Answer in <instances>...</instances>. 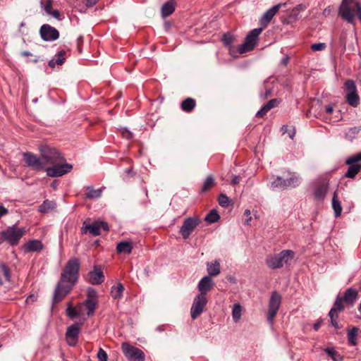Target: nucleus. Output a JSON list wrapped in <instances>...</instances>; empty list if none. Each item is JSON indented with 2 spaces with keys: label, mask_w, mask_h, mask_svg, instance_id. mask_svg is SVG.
Instances as JSON below:
<instances>
[{
  "label": "nucleus",
  "mask_w": 361,
  "mask_h": 361,
  "mask_svg": "<svg viewBox=\"0 0 361 361\" xmlns=\"http://www.w3.org/2000/svg\"><path fill=\"white\" fill-rule=\"evenodd\" d=\"M39 150L44 166H52L45 168L48 176L60 177L71 172L73 169L72 164L65 163L66 159L56 148L44 145L39 147Z\"/></svg>",
  "instance_id": "nucleus-1"
},
{
  "label": "nucleus",
  "mask_w": 361,
  "mask_h": 361,
  "mask_svg": "<svg viewBox=\"0 0 361 361\" xmlns=\"http://www.w3.org/2000/svg\"><path fill=\"white\" fill-rule=\"evenodd\" d=\"M338 15L348 23L355 24V16L361 23V4L357 0H342L338 7Z\"/></svg>",
  "instance_id": "nucleus-2"
},
{
  "label": "nucleus",
  "mask_w": 361,
  "mask_h": 361,
  "mask_svg": "<svg viewBox=\"0 0 361 361\" xmlns=\"http://www.w3.org/2000/svg\"><path fill=\"white\" fill-rule=\"evenodd\" d=\"M79 270V259L75 257L71 258L66 263L61 274L60 279L62 280V282H67V283L75 285L78 279Z\"/></svg>",
  "instance_id": "nucleus-3"
},
{
  "label": "nucleus",
  "mask_w": 361,
  "mask_h": 361,
  "mask_svg": "<svg viewBox=\"0 0 361 361\" xmlns=\"http://www.w3.org/2000/svg\"><path fill=\"white\" fill-rule=\"evenodd\" d=\"M25 233V228H18L16 226H9L0 233V244L7 242L11 246H16Z\"/></svg>",
  "instance_id": "nucleus-4"
},
{
  "label": "nucleus",
  "mask_w": 361,
  "mask_h": 361,
  "mask_svg": "<svg viewBox=\"0 0 361 361\" xmlns=\"http://www.w3.org/2000/svg\"><path fill=\"white\" fill-rule=\"evenodd\" d=\"M295 252L290 250H284L278 255H270L266 258L267 265L272 269L281 268L284 264H288L289 261L293 259Z\"/></svg>",
  "instance_id": "nucleus-5"
},
{
  "label": "nucleus",
  "mask_w": 361,
  "mask_h": 361,
  "mask_svg": "<svg viewBox=\"0 0 361 361\" xmlns=\"http://www.w3.org/2000/svg\"><path fill=\"white\" fill-rule=\"evenodd\" d=\"M98 304V297L97 291L93 288H88L86 300L77 305V308L82 310L83 308L86 310V314L88 317L92 316L97 309Z\"/></svg>",
  "instance_id": "nucleus-6"
},
{
  "label": "nucleus",
  "mask_w": 361,
  "mask_h": 361,
  "mask_svg": "<svg viewBox=\"0 0 361 361\" xmlns=\"http://www.w3.org/2000/svg\"><path fill=\"white\" fill-rule=\"evenodd\" d=\"M262 32V28H255L252 30L246 36L244 43L238 47V52L239 54H244L253 50L257 43L259 36Z\"/></svg>",
  "instance_id": "nucleus-7"
},
{
  "label": "nucleus",
  "mask_w": 361,
  "mask_h": 361,
  "mask_svg": "<svg viewBox=\"0 0 361 361\" xmlns=\"http://www.w3.org/2000/svg\"><path fill=\"white\" fill-rule=\"evenodd\" d=\"M121 350L128 361H145V355L142 350L129 343H121Z\"/></svg>",
  "instance_id": "nucleus-8"
},
{
  "label": "nucleus",
  "mask_w": 361,
  "mask_h": 361,
  "mask_svg": "<svg viewBox=\"0 0 361 361\" xmlns=\"http://www.w3.org/2000/svg\"><path fill=\"white\" fill-rule=\"evenodd\" d=\"M281 304V295L277 291H273L269 300L267 321L272 324Z\"/></svg>",
  "instance_id": "nucleus-9"
},
{
  "label": "nucleus",
  "mask_w": 361,
  "mask_h": 361,
  "mask_svg": "<svg viewBox=\"0 0 361 361\" xmlns=\"http://www.w3.org/2000/svg\"><path fill=\"white\" fill-rule=\"evenodd\" d=\"M360 161L361 152L349 157L345 161V164L348 165L349 167L345 173V177L348 178H354L361 170V164H360Z\"/></svg>",
  "instance_id": "nucleus-10"
},
{
  "label": "nucleus",
  "mask_w": 361,
  "mask_h": 361,
  "mask_svg": "<svg viewBox=\"0 0 361 361\" xmlns=\"http://www.w3.org/2000/svg\"><path fill=\"white\" fill-rule=\"evenodd\" d=\"M102 229L104 231H109V226L106 222L103 221H96L92 224H87L86 221H84L81 228V232L82 234L90 233L94 236H97L101 234Z\"/></svg>",
  "instance_id": "nucleus-11"
},
{
  "label": "nucleus",
  "mask_w": 361,
  "mask_h": 361,
  "mask_svg": "<svg viewBox=\"0 0 361 361\" xmlns=\"http://www.w3.org/2000/svg\"><path fill=\"white\" fill-rule=\"evenodd\" d=\"M200 222V218L196 216L185 219L179 231L182 238L188 239Z\"/></svg>",
  "instance_id": "nucleus-12"
},
{
  "label": "nucleus",
  "mask_w": 361,
  "mask_h": 361,
  "mask_svg": "<svg viewBox=\"0 0 361 361\" xmlns=\"http://www.w3.org/2000/svg\"><path fill=\"white\" fill-rule=\"evenodd\" d=\"M23 157L26 166L37 171H45V167L41 157H38L32 152H25L23 153Z\"/></svg>",
  "instance_id": "nucleus-13"
},
{
  "label": "nucleus",
  "mask_w": 361,
  "mask_h": 361,
  "mask_svg": "<svg viewBox=\"0 0 361 361\" xmlns=\"http://www.w3.org/2000/svg\"><path fill=\"white\" fill-rule=\"evenodd\" d=\"M73 286L72 283L62 282V280L60 279L54 293L53 304H57L61 302L71 290Z\"/></svg>",
  "instance_id": "nucleus-14"
},
{
  "label": "nucleus",
  "mask_w": 361,
  "mask_h": 361,
  "mask_svg": "<svg viewBox=\"0 0 361 361\" xmlns=\"http://www.w3.org/2000/svg\"><path fill=\"white\" fill-rule=\"evenodd\" d=\"M207 303V296L197 295L195 298L190 308L191 318L195 320L202 313Z\"/></svg>",
  "instance_id": "nucleus-15"
},
{
  "label": "nucleus",
  "mask_w": 361,
  "mask_h": 361,
  "mask_svg": "<svg viewBox=\"0 0 361 361\" xmlns=\"http://www.w3.org/2000/svg\"><path fill=\"white\" fill-rule=\"evenodd\" d=\"M39 35L44 42H52L59 38V30L49 24H43L39 29Z\"/></svg>",
  "instance_id": "nucleus-16"
},
{
  "label": "nucleus",
  "mask_w": 361,
  "mask_h": 361,
  "mask_svg": "<svg viewBox=\"0 0 361 361\" xmlns=\"http://www.w3.org/2000/svg\"><path fill=\"white\" fill-rule=\"evenodd\" d=\"M80 325L82 323H75L68 327L66 332V339L68 345L75 346L78 341Z\"/></svg>",
  "instance_id": "nucleus-17"
},
{
  "label": "nucleus",
  "mask_w": 361,
  "mask_h": 361,
  "mask_svg": "<svg viewBox=\"0 0 361 361\" xmlns=\"http://www.w3.org/2000/svg\"><path fill=\"white\" fill-rule=\"evenodd\" d=\"M286 4H276L271 8H270L269 10H267L263 16L261 17L259 20V23L261 27L259 28H262V30L266 28L268 25L270 23L271 20L274 18V16L278 13L280 8L282 6H285Z\"/></svg>",
  "instance_id": "nucleus-18"
},
{
  "label": "nucleus",
  "mask_w": 361,
  "mask_h": 361,
  "mask_svg": "<svg viewBox=\"0 0 361 361\" xmlns=\"http://www.w3.org/2000/svg\"><path fill=\"white\" fill-rule=\"evenodd\" d=\"M357 297V290L353 288H349L345 290L343 296L338 295L335 301L339 300L341 305H343V303L353 305Z\"/></svg>",
  "instance_id": "nucleus-19"
},
{
  "label": "nucleus",
  "mask_w": 361,
  "mask_h": 361,
  "mask_svg": "<svg viewBox=\"0 0 361 361\" xmlns=\"http://www.w3.org/2000/svg\"><path fill=\"white\" fill-rule=\"evenodd\" d=\"M344 310V305H341L339 300L335 301L332 308L329 312L331 325L336 329H339L341 327L338 325V313Z\"/></svg>",
  "instance_id": "nucleus-20"
},
{
  "label": "nucleus",
  "mask_w": 361,
  "mask_h": 361,
  "mask_svg": "<svg viewBox=\"0 0 361 361\" xmlns=\"http://www.w3.org/2000/svg\"><path fill=\"white\" fill-rule=\"evenodd\" d=\"M41 7L48 15L57 19L59 20H62L63 15L58 9H53V0H41Z\"/></svg>",
  "instance_id": "nucleus-21"
},
{
  "label": "nucleus",
  "mask_w": 361,
  "mask_h": 361,
  "mask_svg": "<svg viewBox=\"0 0 361 361\" xmlns=\"http://www.w3.org/2000/svg\"><path fill=\"white\" fill-rule=\"evenodd\" d=\"M88 281L92 285H99L104 282V275L101 267H94V269L88 274Z\"/></svg>",
  "instance_id": "nucleus-22"
},
{
  "label": "nucleus",
  "mask_w": 361,
  "mask_h": 361,
  "mask_svg": "<svg viewBox=\"0 0 361 361\" xmlns=\"http://www.w3.org/2000/svg\"><path fill=\"white\" fill-rule=\"evenodd\" d=\"M44 245L40 240H29L23 246V249L25 253L40 252L44 250Z\"/></svg>",
  "instance_id": "nucleus-23"
},
{
  "label": "nucleus",
  "mask_w": 361,
  "mask_h": 361,
  "mask_svg": "<svg viewBox=\"0 0 361 361\" xmlns=\"http://www.w3.org/2000/svg\"><path fill=\"white\" fill-rule=\"evenodd\" d=\"M214 283L210 276H204L198 283L200 295L206 296L207 293L213 288Z\"/></svg>",
  "instance_id": "nucleus-24"
},
{
  "label": "nucleus",
  "mask_w": 361,
  "mask_h": 361,
  "mask_svg": "<svg viewBox=\"0 0 361 361\" xmlns=\"http://www.w3.org/2000/svg\"><path fill=\"white\" fill-rule=\"evenodd\" d=\"M67 56L66 51L61 50L58 51L53 58L49 61L48 65L50 68H54L56 66H61L66 61Z\"/></svg>",
  "instance_id": "nucleus-25"
},
{
  "label": "nucleus",
  "mask_w": 361,
  "mask_h": 361,
  "mask_svg": "<svg viewBox=\"0 0 361 361\" xmlns=\"http://www.w3.org/2000/svg\"><path fill=\"white\" fill-rule=\"evenodd\" d=\"M329 189V185L326 183H322L317 185L314 189V197L317 200H323Z\"/></svg>",
  "instance_id": "nucleus-26"
},
{
  "label": "nucleus",
  "mask_w": 361,
  "mask_h": 361,
  "mask_svg": "<svg viewBox=\"0 0 361 361\" xmlns=\"http://www.w3.org/2000/svg\"><path fill=\"white\" fill-rule=\"evenodd\" d=\"M11 280V270L4 263L0 264V286Z\"/></svg>",
  "instance_id": "nucleus-27"
},
{
  "label": "nucleus",
  "mask_w": 361,
  "mask_h": 361,
  "mask_svg": "<svg viewBox=\"0 0 361 361\" xmlns=\"http://www.w3.org/2000/svg\"><path fill=\"white\" fill-rule=\"evenodd\" d=\"M133 249L131 242L121 241L117 244L116 252L118 254H130Z\"/></svg>",
  "instance_id": "nucleus-28"
},
{
  "label": "nucleus",
  "mask_w": 361,
  "mask_h": 361,
  "mask_svg": "<svg viewBox=\"0 0 361 361\" xmlns=\"http://www.w3.org/2000/svg\"><path fill=\"white\" fill-rule=\"evenodd\" d=\"M207 272L209 274L208 276H216L219 275L221 272V267L219 261L215 260L214 262H207Z\"/></svg>",
  "instance_id": "nucleus-29"
},
{
  "label": "nucleus",
  "mask_w": 361,
  "mask_h": 361,
  "mask_svg": "<svg viewBox=\"0 0 361 361\" xmlns=\"http://www.w3.org/2000/svg\"><path fill=\"white\" fill-rule=\"evenodd\" d=\"M175 11V2L173 0L169 1L161 6V15L167 17L171 15Z\"/></svg>",
  "instance_id": "nucleus-30"
},
{
  "label": "nucleus",
  "mask_w": 361,
  "mask_h": 361,
  "mask_svg": "<svg viewBox=\"0 0 361 361\" xmlns=\"http://www.w3.org/2000/svg\"><path fill=\"white\" fill-rule=\"evenodd\" d=\"M196 106V102L191 97H188L184 99L181 103V109L187 113L191 112Z\"/></svg>",
  "instance_id": "nucleus-31"
},
{
  "label": "nucleus",
  "mask_w": 361,
  "mask_h": 361,
  "mask_svg": "<svg viewBox=\"0 0 361 361\" xmlns=\"http://www.w3.org/2000/svg\"><path fill=\"white\" fill-rule=\"evenodd\" d=\"M85 197L87 199H97L102 196V188L94 189L92 186H87L86 188Z\"/></svg>",
  "instance_id": "nucleus-32"
},
{
  "label": "nucleus",
  "mask_w": 361,
  "mask_h": 361,
  "mask_svg": "<svg viewBox=\"0 0 361 361\" xmlns=\"http://www.w3.org/2000/svg\"><path fill=\"white\" fill-rule=\"evenodd\" d=\"M346 102L353 107H357L360 104V99L357 92L353 94H345Z\"/></svg>",
  "instance_id": "nucleus-33"
},
{
  "label": "nucleus",
  "mask_w": 361,
  "mask_h": 361,
  "mask_svg": "<svg viewBox=\"0 0 361 361\" xmlns=\"http://www.w3.org/2000/svg\"><path fill=\"white\" fill-rule=\"evenodd\" d=\"M66 315L71 318L74 319L82 314V310L77 308V305L74 307L71 302H69L66 310Z\"/></svg>",
  "instance_id": "nucleus-34"
},
{
  "label": "nucleus",
  "mask_w": 361,
  "mask_h": 361,
  "mask_svg": "<svg viewBox=\"0 0 361 361\" xmlns=\"http://www.w3.org/2000/svg\"><path fill=\"white\" fill-rule=\"evenodd\" d=\"M124 287L122 283H118L116 286H114L111 289V295L114 299H121L123 296Z\"/></svg>",
  "instance_id": "nucleus-35"
},
{
  "label": "nucleus",
  "mask_w": 361,
  "mask_h": 361,
  "mask_svg": "<svg viewBox=\"0 0 361 361\" xmlns=\"http://www.w3.org/2000/svg\"><path fill=\"white\" fill-rule=\"evenodd\" d=\"M332 207L334 210L335 216L336 217L339 216L342 212V207H341V202L338 200L336 191L334 192V195H333Z\"/></svg>",
  "instance_id": "nucleus-36"
},
{
  "label": "nucleus",
  "mask_w": 361,
  "mask_h": 361,
  "mask_svg": "<svg viewBox=\"0 0 361 361\" xmlns=\"http://www.w3.org/2000/svg\"><path fill=\"white\" fill-rule=\"evenodd\" d=\"M358 332L357 327H353L348 331V341L350 345H356L357 344V336Z\"/></svg>",
  "instance_id": "nucleus-37"
},
{
  "label": "nucleus",
  "mask_w": 361,
  "mask_h": 361,
  "mask_svg": "<svg viewBox=\"0 0 361 361\" xmlns=\"http://www.w3.org/2000/svg\"><path fill=\"white\" fill-rule=\"evenodd\" d=\"M361 132V126L349 128L345 133V137L349 140L356 138L357 135Z\"/></svg>",
  "instance_id": "nucleus-38"
},
{
  "label": "nucleus",
  "mask_w": 361,
  "mask_h": 361,
  "mask_svg": "<svg viewBox=\"0 0 361 361\" xmlns=\"http://www.w3.org/2000/svg\"><path fill=\"white\" fill-rule=\"evenodd\" d=\"M215 185V180L213 176L210 175L207 177L205 179L203 185L202 187L201 191L202 192H206L210 190Z\"/></svg>",
  "instance_id": "nucleus-39"
},
{
  "label": "nucleus",
  "mask_w": 361,
  "mask_h": 361,
  "mask_svg": "<svg viewBox=\"0 0 361 361\" xmlns=\"http://www.w3.org/2000/svg\"><path fill=\"white\" fill-rule=\"evenodd\" d=\"M55 206H56L55 202L50 201L49 200H46L39 207V212L41 213H47L50 210L55 208Z\"/></svg>",
  "instance_id": "nucleus-40"
},
{
  "label": "nucleus",
  "mask_w": 361,
  "mask_h": 361,
  "mask_svg": "<svg viewBox=\"0 0 361 361\" xmlns=\"http://www.w3.org/2000/svg\"><path fill=\"white\" fill-rule=\"evenodd\" d=\"M344 91L345 94H353L357 92V86L354 80L351 79L347 80L344 83Z\"/></svg>",
  "instance_id": "nucleus-41"
},
{
  "label": "nucleus",
  "mask_w": 361,
  "mask_h": 361,
  "mask_svg": "<svg viewBox=\"0 0 361 361\" xmlns=\"http://www.w3.org/2000/svg\"><path fill=\"white\" fill-rule=\"evenodd\" d=\"M234 37L230 33H226L223 35L221 41L224 43V44L231 51L233 47L232 44L234 42Z\"/></svg>",
  "instance_id": "nucleus-42"
},
{
  "label": "nucleus",
  "mask_w": 361,
  "mask_h": 361,
  "mask_svg": "<svg viewBox=\"0 0 361 361\" xmlns=\"http://www.w3.org/2000/svg\"><path fill=\"white\" fill-rule=\"evenodd\" d=\"M220 216L216 210L212 209L205 217V221L209 224H214L219 221Z\"/></svg>",
  "instance_id": "nucleus-43"
},
{
  "label": "nucleus",
  "mask_w": 361,
  "mask_h": 361,
  "mask_svg": "<svg viewBox=\"0 0 361 361\" xmlns=\"http://www.w3.org/2000/svg\"><path fill=\"white\" fill-rule=\"evenodd\" d=\"M242 307L239 304H234L232 310V317L235 322H238L241 318Z\"/></svg>",
  "instance_id": "nucleus-44"
},
{
  "label": "nucleus",
  "mask_w": 361,
  "mask_h": 361,
  "mask_svg": "<svg viewBox=\"0 0 361 361\" xmlns=\"http://www.w3.org/2000/svg\"><path fill=\"white\" fill-rule=\"evenodd\" d=\"M325 351L334 361H343V357L334 348H328Z\"/></svg>",
  "instance_id": "nucleus-45"
},
{
  "label": "nucleus",
  "mask_w": 361,
  "mask_h": 361,
  "mask_svg": "<svg viewBox=\"0 0 361 361\" xmlns=\"http://www.w3.org/2000/svg\"><path fill=\"white\" fill-rule=\"evenodd\" d=\"M272 188H281L286 189L287 188L286 180L283 179L281 177H277L271 185Z\"/></svg>",
  "instance_id": "nucleus-46"
},
{
  "label": "nucleus",
  "mask_w": 361,
  "mask_h": 361,
  "mask_svg": "<svg viewBox=\"0 0 361 361\" xmlns=\"http://www.w3.org/2000/svg\"><path fill=\"white\" fill-rule=\"evenodd\" d=\"M218 202H219V204L222 207H224V208L228 207L231 203V200L228 198V197H227L225 194H223V193L219 195V196L218 197Z\"/></svg>",
  "instance_id": "nucleus-47"
},
{
  "label": "nucleus",
  "mask_w": 361,
  "mask_h": 361,
  "mask_svg": "<svg viewBox=\"0 0 361 361\" xmlns=\"http://www.w3.org/2000/svg\"><path fill=\"white\" fill-rule=\"evenodd\" d=\"M281 130L283 134L288 133L289 137L291 139H293L295 135V128H293V127L289 128V126H287V125H283L281 127Z\"/></svg>",
  "instance_id": "nucleus-48"
},
{
  "label": "nucleus",
  "mask_w": 361,
  "mask_h": 361,
  "mask_svg": "<svg viewBox=\"0 0 361 361\" xmlns=\"http://www.w3.org/2000/svg\"><path fill=\"white\" fill-rule=\"evenodd\" d=\"M286 185L288 187H296L299 185L300 180L296 176H291L290 178L286 179Z\"/></svg>",
  "instance_id": "nucleus-49"
},
{
  "label": "nucleus",
  "mask_w": 361,
  "mask_h": 361,
  "mask_svg": "<svg viewBox=\"0 0 361 361\" xmlns=\"http://www.w3.org/2000/svg\"><path fill=\"white\" fill-rule=\"evenodd\" d=\"M97 357L99 361H107L108 360L107 353L102 348H99L97 355Z\"/></svg>",
  "instance_id": "nucleus-50"
},
{
  "label": "nucleus",
  "mask_w": 361,
  "mask_h": 361,
  "mask_svg": "<svg viewBox=\"0 0 361 361\" xmlns=\"http://www.w3.org/2000/svg\"><path fill=\"white\" fill-rule=\"evenodd\" d=\"M326 44L325 43H315L311 45V49L313 51H323L326 49Z\"/></svg>",
  "instance_id": "nucleus-51"
},
{
  "label": "nucleus",
  "mask_w": 361,
  "mask_h": 361,
  "mask_svg": "<svg viewBox=\"0 0 361 361\" xmlns=\"http://www.w3.org/2000/svg\"><path fill=\"white\" fill-rule=\"evenodd\" d=\"M281 102L280 99H270L267 103H266L264 105L267 107L269 110H271V109L277 106Z\"/></svg>",
  "instance_id": "nucleus-52"
},
{
  "label": "nucleus",
  "mask_w": 361,
  "mask_h": 361,
  "mask_svg": "<svg viewBox=\"0 0 361 361\" xmlns=\"http://www.w3.org/2000/svg\"><path fill=\"white\" fill-rule=\"evenodd\" d=\"M269 110L265 105H263L262 108L256 113L255 116L257 118L264 117Z\"/></svg>",
  "instance_id": "nucleus-53"
},
{
  "label": "nucleus",
  "mask_w": 361,
  "mask_h": 361,
  "mask_svg": "<svg viewBox=\"0 0 361 361\" xmlns=\"http://www.w3.org/2000/svg\"><path fill=\"white\" fill-rule=\"evenodd\" d=\"M244 215L246 216V219L245 221V224L246 225H249L250 224V222L252 220V216H251V212H250V209H246L244 212Z\"/></svg>",
  "instance_id": "nucleus-54"
},
{
  "label": "nucleus",
  "mask_w": 361,
  "mask_h": 361,
  "mask_svg": "<svg viewBox=\"0 0 361 361\" xmlns=\"http://www.w3.org/2000/svg\"><path fill=\"white\" fill-rule=\"evenodd\" d=\"M82 42H83V37H82V36L78 37L77 39V46H78V51L80 53L82 52L81 47H82Z\"/></svg>",
  "instance_id": "nucleus-55"
},
{
  "label": "nucleus",
  "mask_w": 361,
  "mask_h": 361,
  "mask_svg": "<svg viewBox=\"0 0 361 361\" xmlns=\"http://www.w3.org/2000/svg\"><path fill=\"white\" fill-rule=\"evenodd\" d=\"M240 176H234L231 180V184L233 185H235L237 184H238L240 181Z\"/></svg>",
  "instance_id": "nucleus-56"
},
{
  "label": "nucleus",
  "mask_w": 361,
  "mask_h": 361,
  "mask_svg": "<svg viewBox=\"0 0 361 361\" xmlns=\"http://www.w3.org/2000/svg\"><path fill=\"white\" fill-rule=\"evenodd\" d=\"M84 1L85 2L86 6H87V7H92V6H94L98 1V0H84Z\"/></svg>",
  "instance_id": "nucleus-57"
},
{
  "label": "nucleus",
  "mask_w": 361,
  "mask_h": 361,
  "mask_svg": "<svg viewBox=\"0 0 361 361\" xmlns=\"http://www.w3.org/2000/svg\"><path fill=\"white\" fill-rule=\"evenodd\" d=\"M8 213V211L4 206L0 205V218L3 216L6 215Z\"/></svg>",
  "instance_id": "nucleus-58"
},
{
  "label": "nucleus",
  "mask_w": 361,
  "mask_h": 361,
  "mask_svg": "<svg viewBox=\"0 0 361 361\" xmlns=\"http://www.w3.org/2000/svg\"><path fill=\"white\" fill-rule=\"evenodd\" d=\"M331 11H332V8H331V6H329L327 8H326L323 12H322V14L325 16V17H327L330 15V13H331Z\"/></svg>",
  "instance_id": "nucleus-59"
},
{
  "label": "nucleus",
  "mask_w": 361,
  "mask_h": 361,
  "mask_svg": "<svg viewBox=\"0 0 361 361\" xmlns=\"http://www.w3.org/2000/svg\"><path fill=\"white\" fill-rule=\"evenodd\" d=\"M323 321L322 319H319L314 324V329L315 331H318L319 329V328L321 327L322 326V324Z\"/></svg>",
  "instance_id": "nucleus-60"
},
{
  "label": "nucleus",
  "mask_w": 361,
  "mask_h": 361,
  "mask_svg": "<svg viewBox=\"0 0 361 361\" xmlns=\"http://www.w3.org/2000/svg\"><path fill=\"white\" fill-rule=\"evenodd\" d=\"M123 135L126 137L127 139L132 138V133L127 130L123 132Z\"/></svg>",
  "instance_id": "nucleus-61"
},
{
  "label": "nucleus",
  "mask_w": 361,
  "mask_h": 361,
  "mask_svg": "<svg viewBox=\"0 0 361 361\" xmlns=\"http://www.w3.org/2000/svg\"><path fill=\"white\" fill-rule=\"evenodd\" d=\"M333 111H334V108L332 106H327L325 107V112L327 114H331L333 113Z\"/></svg>",
  "instance_id": "nucleus-62"
},
{
  "label": "nucleus",
  "mask_w": 361,
  "mask_h": 361,
  "mask_svg": "<svg viewBox=\"0 0 361 361\" xmlns=\"http://www.w3.org/2000/svg\"><path fill=\"white\" fill-rule=\"evenodd\" d=\"M57 186H58V183H57V181H56V180L53 181V182H52V183H51V187H52L54 189H56Z\"/></svg>",
  "instance_id": "nucleus-63"
},
{
  "label": "nucleus",
  "mask_w": 361,
  "mask_h": 361,
  "mask_svg": "<svg viewBox=\"0 0 361 361\" xmlns=\"http://www.w3.org/2000/svg\"><path fill=\"white\" fill-rule=\"evenodd\" d=\"M22 55L23 56H31V54L29 51H23L22 53Z\"/></svg>",
  "instance_id": "nucleus-64"
}]
</instances>
